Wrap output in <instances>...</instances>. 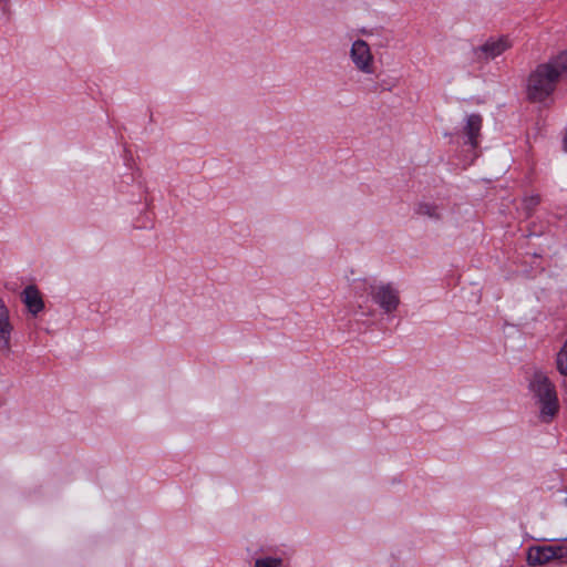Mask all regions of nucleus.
I'll return each instance as SVG.
<instances>
[{"mask_svg": "<svg viewBox=\"0 0 567 567\" xmlns=\"http://www.w3.org/2000/svg\"><path fill=\"white\" fill-rule=\"evenodd\" d=\"M560 76H567V50L537 65L530 72L526 84L528 100L545 101L554 92Z\"/></svg>", "mask_w": 567, "mask_h": 567, "instance_id": "obj_1", "label": "nucleus"}, {"mask_svg": "<svg viewBox=\"0 0 567 567\" xmlns=\"http://www.w3.org/2000/svg\"><path fill=\"white\" fill-rule=\"evenodd\" d=\"M370 296L385 313L394 312L400 306V293L391 284L370 286Z\"/></svg>", "mask_w": 567, "mask_h": 567, "instance_id": "obj_4", "label": "nucleus"}, {"mask_svg": "<svg viewBox=\"0 0 567 567\" xmlns=\"http://www.w3.org/2000/svg\"><path fill=\"white\" fill-rule=\"evenodd\" d=\"M11 331L12 326L9 321V311L3 300L0 298V343L1 347L8 352L10 351L11 348Z\"/></svg>", "mask_w": 567, "mask_h": 567, "instance_id": "obj_7", "label": "nucleus"}, {"mask_svg": "<svg viewBox=\"0 0 567 567\" xmlns=\"http://www.w3.org/2000/svg\"><path fill=\"white\" fill-rule=\"evenodd\" d=\"M529 389L539 405V419L545 423L550 422L558 412L555 386L545 374L536 372L529 383Z\"/></svg>", "mask_w": 567, "mask_h": 567, "instance_id": "obj_2", "label": "nucleus"}, {"mask_svg": "<svg viewBox=\"0 0 567 567\" xmlns=\"http://www.w3.org/2000/svg\"><path fill=\"white\" fill-rule=\"evenodd\" d=\"M555 551L554 559H567V546H551Z\"/></svg>", "mask_w": 567, "mask_h": 567, "instance_id": "obj_14", "label": "nucleus"}, {"mask_svg": "<svg viewBox=\"0 0 567 567\" xmlns=\"http://www.w3.org/2000/svg\"><path fill=\"white\" fill-rule=\"evenodd\" d=\"M282 560L280 558L266 557L257 559L255 567H281Z\"/></svg>", "mask_w": 567, "mask_h": 567, "instance_id": "obj_12", "label": "nucleus"}, {"mask_svg": "<svg viewBox=\"0 0 567 567\" xmlns=\"http://www.w3.org/2000/svg\"><path fill=\"white\" fill-rule=\"evenodd\" d=\"M349 58L357 71L362 74H372L374 72V55L369 43L362 39L352 42L349 51Z\"/></svg>", "mask_w": 567, "mask_h": 567, "instance_id": "obj_3", "label": "nucleus"}, {"mask_svg": "<svg viewBox=\"0 0 567 567\" xmlns=\"http://www.w3.org/2000/svg\"><path fill=\"white\" fill-rule=\"evenodd\" d=\"M555 558V551L551 546H542L530 548L527 555V561L532 566L546 564Z\"/></svg>", "mask_w": 567, "mask_h": 567, "instance_id": "obj_9", "label": "nucleus"}, {"mask_svg": "<svg viewBox=\"0 0 567 567\" xmlns=\"http://www.w3.org/2000/svg\"><path fill=\"white\" fill-rule=\"evenodd\" d=\"M560 539H563V540H567V535H566L565 537H561Z\"/></svg>", "mask_w": 567, "mask_h": 567, "instance_id": "obj_15", "label": "nucleus"}, {"mask_svg": "<svg viewBox=\"0 0 567 567\" xmlns=\"http://www.w3.org/2000/svg\"><path fill=\"white\" fill-rule=\"evenodd\" d=\"M540 203V198L538 195H532L524 199V208L527 214H529L538 204Z\"/></svg>", "mask_w": 567, "mask_h": 567, "instance_id": "obj_13", "label": "nucleus"}, {"mask_svg": "<svg viewBox=\"0 0 567 567\" xmlns=\"http://www.w3.org/2000/svg\"><path fill=\"white\" fill-rule=\"evenodd\" d=\"M511 48V43L506 38L489 39L480 47L473 50L474 56L480 62H488L494 60L507 49Z\"/></svg>", "mask_w": 567, "mask_h": 567, "instance_id": "obj_5", "label": "nucleus"}, {"mask_svg": "<svg viewBox=\"0 0 567 567\" xmlns=\"http://www.w3.org/2000/svg\"><path fill=\"white\" fill-rule=\"evenodd\" d=\"M22 301L33 316H37L44 308L41 293L35 286H28L24 288L22 292Z\"/></svg>", "mask_w": 567, "mask_h": 567, "instance_id": "obj_6", "label": "nucleus"}, {"mask_svg": "<svg viewBox=\"0 0 567 567\" xmlns=\"http://www.w3.org/2000/svg\"><path fill=\"white\" fill-rule=\"evenodd\" d=\"M556 365L560 374L567 375V339L557 354Z\"/></svg>", "mask_w": 567, "mask_h": 567, "instance_id": "obj_11", "label": "nucleus"}, {"mask_svg": "<svg viewBox=\"0 0 567 567\" xmlns=\"http://www.w3.org/2000/svg\"><path fill=\"white\" fill-rule=\"evenodd\" d=\"M482 128V116L478 114H471L466 117L464 126V134L467 136V143L473 147L477 145V137Z\"/></svg>", "mask_w": 567, "mask_h": 567, "instance_id": "obj_8", "label": "nucleus"}, {"mask_svg": "<svg viewBox=\"0 0 567 567\" xmlns=\"http://www.w3.org/2000/svg\"><path fill=\"white\" fill-rule=\"evenodd\" d=\"M416 213L431 219L439 220L442 217L441 207L433 203H421L417 206Z\"/></svg>", "mask_w": 567, "mask_h": 567, "instance_id": "obj_10", "label": "nucleus"}]
</instances>
